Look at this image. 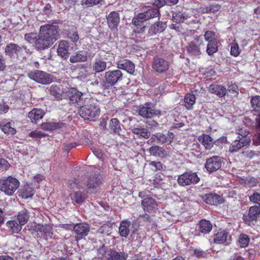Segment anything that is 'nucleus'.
Masks as SVG:
<instances>
[{"instance_id": "1", "label": "nucleus", "mask_w": 260, "mask_h": 260, "mask_svg": "<svg viewBox=\"0 0 260 260\" xmlns=\"http://www.w3.org/2000/svg\"><path fill=\"white\" fill-rule=\"evenodd\" d=\"M58 27L54 25L46 24L41 26L35 46L38 49H45L51 46L58 38Z\"/></svg>"}, {"instance_id": "2", "label": "nucleus", "mask_w": 260, "mask_h": 260, "mask_svg": "<svg viewBox=\"0 0 260 260\" xmlns=\"http://www.w3.org/2000/svg\"><path fill=\"white\" fill-rule=\"evenodd\" d=\"M79 110L80 115L84 119L93 120L100 114V109L96 103L90 102L89 105H81Z\"/></svg>"}, {"instance_id": "3", "label": "nucleus", "mask_w": 260, "mask_h": 260, "mask_svg": "<svg viewBox=\"0 0 260 260\" xmlns=\"http://www.w3.org/2000/svg\"><path fill=\"white\" fill-rule=\"evenodd\" d=\"M19 186V182L15 178L9 176L1 182V191L12 196Z\"/></svg>"}, {"instance_id": "4", "label": "nucleus", "mask_w": 260, "mask_h": 260, "mask_svg": "<svg viewBox=\"0 0 260 260\" xmlns=\"http://www.w3.org/2000/svg\"><path fill=\"white\" fill-rule=\"evenodd\" d=\"M31 79L42 84H48L52 82V79L47 73L41 71H35L28 73Z\"/></svg>"}, {"instance_id": "5", "label": "nucleus", "mask_w": 260, "mask_h": 260, "mask_svg": "<svg viewBox=\"0 0 260 260\" xmlns=\"http://www.w3.org/2000/svg\"><path fill=\"white\" fill-rule=\"evenodd\" d=\"M199 180V178L194 173H185L180 175L178 178V184L183 186L197 183Z\"/></svg>"}, {"instance_id": "6", "label": "nucleus", "mask_w": 260, "mask_h": 260, "mask_svg": "<svg viewBox=\"0 0 260 260\" xmlns=\"http://www.w3.org/2000/svg\"><path fill=\"white\" fill-rule=\"evenodd\" d=\"M122 73L119 70L112 71H108L105 73V84L108 86H112L116 84L122 79Z\"/></svg>"}, {"instance_id": "7", "label": "nucleus", "mask_w": 260, "mask_h": 260, "mask_svg": "<svg viewBox=\"0 0 260 260\" xmlns=\"http://www.w3.org/2000/svg\"><path fill=\"white\" fill-rule=\"evenodd\" d=\"M250 141L251 139L250 138H242L240 136H238L230 145L229 151L231 153L237 152L242 148L249 145Z\"/></svg>"}, {"instance_id": "8", "label": "nucleus", "mask_w": 260, "mask_h": 260, "mask_svg": "<svg viewBox=\"0 0 260 260\" xmlns=\"http://www.w3.org/2000/svg\"><path fill=\"white\" fill-rule=\"evenodd\" d=\"M67 94L71 103L73 104L76 103L80 106L86 103V100H84L83 93L75 88L70 89L67 92Z\"/></svg>"}, {"instance_id": "9", "label": "nucleus", "mask_w": 260, "mask_h": 260, "mask_svg": "<svg viewBox=\"0 0 260 260\" xmlns=\"http://www.w3.org/2000/svg\"><path fill=\"white\" fill-rule=\"evenodd\" d=\"M89 230L90 226L87 223H80L75 224L74 226L73 231L76 234V240L78 241L86 236Z\"/></svg>"}, {"instance_id": "10", "label": "nucleus", "mask_w": 260, "mask_h": 260, "mask_svg": "<svg viewBox=\"0 0 260 260\" xmlns=\"http://www.w3.org/2000/svg\"><path fill=\"white\" fill-rule=\"evenodd\" d=\"M152 68L157 72L164 73L169 69V63L159 56H155L153 58Z\"/></svg>"}, {"instance_id": "11", "label": "nucleus", "mask_w": 260, "mask_h": 260, "mask_svg": "<svg viewBox=\"0 0 260 260\" xmlns=\"http://www.w3.org/2000/svg\"><path fill=\"white\" fill-rule=\"evenodd\" d=\"M221 166V159L219 156H214L206 160L205 168L209 172L218 170Z\"/></svg>"}, {"instance_id": "12", "label": "nucleus", "mask_w": 260, "mask_h": 260, "mask_svg": "<svg viewBox=\"0 0 260 260\" xmlns=\"http://www.w3.org/2000/svg\"><path fill=\"white\" fill-rule=\"evenodd\" d=\"M142 208L145 212L148 213L155 212L157 209V204L154 199L147 197L141 202Z\"/></svg>"}, {"instance_id": "13", "label": "nucleus", "mask_w": 260, "mask_h": 260, "mask_svg": "<svg viewBox=\"0 0 260 260\" xmlns=\"http://www.w3.org/2000/svg\"><path fill=\"white\" fill-rule=\"evenodd\" d=\"M109 27L112 29H117L120 21V16L118 12L113 11L110 12L107 17Z\"/></svg>"}, {"instance_id": "14", "label": "nucleus", "mask_w": 260, "mask_h": 260, "mask_svg": "<svg viewBox=\"0 0 260 260\" xmlns=\"http://www.w3.org/2000/svg\"><path fill=\"white\" fill-rule=\"evenodd\" d=\"M160 15L158 9L149 7L147 11L138 14L139 19L146 21L148 19L156 17Z\"/></svg>"}, {"instance_id": "15", "label": "nucleus", "mask_w": 260, "mask_h": 260, "mask_svg": "<svg viewBox=\"0 0 260 260\" xmlns=\"http://www.w3.org/2000/svg\"><path fill=\"white\" fill-rule=\"evenodd\" d=\"M139 114L145 118H150L160 114V111L155 110L150 107L142 106L139 110Z\"/></svg>"}, {"instance_id": "16", "label": "nucleus", "mask_w": 260, "mask_h": 260, "mask_svg": "<svg viewBox=\"0 0 260 260\" xmlns=\"http://www.w3.org/2000/svg\"><path fill=\"white\" fill-rule=\"evenodd\" d=\"M69 44L66 41L59 42L57 49V54L63 59H67L69 55Z\"/></svg>"}, {"instance_id": "17", "label": "nucleus", "mask_w": 260, "mask_h": 260, "mask_svg": "<svg viewBox=\"0 0 260 260\" xmlns=\"http://www.w3.org/2000/svg\"><path fill=\"white\" fill-rule=\"evenodd\" d=\"M87 60V53L82 50L78 51L72 54L70 58L71 63L85 62Z\"/></svg>"}, {"instance_id": "18", "label": "nucleus", "mask_w": 260, "mask_h": 260, "mask_svg": "<svg viewBox=\"0 0 260 260\" xmlns=\"http://www.w3.org/2000/svg\"><path fill=\"white\" fill-rule=\"evenodd\" d=\"M117 65L119 69L124 70L131 74H133L135 72V66L134 63L128 60H120L117 62Z\"/></svg>"}, {"instance_id": "19", "label": "nucleus", "mask_w": 260, "mask_h": 260, "mask_svg": "<svg viewBox=\"0 0 260 260\" xmlns=\"http://www.w3.org/2000/svg\"><path fill=\"white\" fill-rule=\"evenodd\" d=\"M127 257V254L124 252L110 250L107 252L106 260H126Z\"/></svg>"}, {"instance_id": "20", "label": "nucleus", "mask_w": 260, "mask_h": 260, "mask_svg": "<svg viewBox=\"0 0 260 260\" xmlns=\"http://www.w3.org/2000/svg\"><path fill=\"white\" fill-rule=\"evenodd\" d=\"M204 201L208 204L214 205L223 202V198L216 194H208L204 197Z\"/></svg>"}, {"instance_id": "21", "label": "nucleus", "mask_w": 260, "mask_h": 260, "mask_svg": "<svg viewBox=\"0 0 260 260\" xmlns=\"http://www.w3.org/2000/svg\"><path fill=\"white\" fill-rule=\"evenodd\" d=\"M260 214V207L254 206L251 207L249 210L248 216H243V219L246 222H248L250 220H255L259 216Z\"/></svg>"}, {"instance_id": "22", "label": "nucleus", "mask_w": 260, "mask_h": 260, "mask_svg": "<svg viewBox=\"0 0 260 260\" xmlns=\"http://www.w3.org/2000/svg\"><path fill=\"white\" fill-rule=\"evenodd\" d=\"M209 91L219 97H223L226 93V89L225 87L217 84L211 85L209 87Z\"/></svg>"}, {"instance_id": "23", "label": "nucleus", "mask_w": 260, "mask_h": 260, "mask_svg": "<svg viewBox=\"0 0 260 260\" xmlns=\"http://www.w3.org/2000/svg\"><path fill=\"white\" fill-rule=\"evenodd\" d=\"M34 189L28 184L22 186L19 190V196L23 199L31 198L34 194Z\"/></svg>"}, {"instance_id": "24", "label": "nucleus", "mask_w": 260, "mask_h": 260, "mask_svg": "<svg viewBox=\"0 0 260 260\" xmlns=\"http://www.w3.org/2000/svg\"><path fill=\"white\" fill-rule=\"evenodd\" d=\"M38 230L42 233V236L46 240L51 239L53 232L52 228L51 225L39 224L38 225Z\"/></svg>"}, {"instance_id": "25", "label": "nucleus", "mask_w": 260, "mask_h": 260, "mask_svg": "<svg viewBox=\"0 0 260 260\" xmlns=\"http://www.w3.org/2000/svg\"><path fill=\"white\" fill-rule=\"evenodd\" d=\"M64 125L63 123L57 122H44L41 124V129L46 131H53L59 129Z\"/></svg>"}, {"instance_id": "26", "label": "nucleus", "mask_w": 260, "mask_h": 260, "mask_svg": "<svg viewBox=\"0 0 260 260\" xmlns=\"http://www.w3.org/2000/svg\"><path fill=\"white\" fill-rule=\"evenodd\" d=\"M44 115V111L41 109H34L28 114V117L32 122L36 123L37 121L41 119Z\"/></svg>"}, {"instance_id": "27", "label": "nucleus", "mask_w": 260, "mask_h": 260, "mask_svg": "<svg viewBox=\"0 0 260 260\" xmlns=\"http://www.w3.org/2000/svg\"><path fill=\"white\" fill-rule=\"evenodd\" d=\"M131 222L127 220L121 221L119 228V233L121 236L123 237H127L129 234V226Z\"/></svg>"}, {"instance_id": "28", "label": "nucleus", "mask_w": 260, "mask_h": 260, "mask_svg": "<svg viewBox=\"0 0 260 260\" xmlns=\"http://www.w3.org/2000/svg\"><path fill=\"white\" fill-rule=\"evenodd\" d=\"M166 28V24L162 22H158L152 25L149 30V34L153 35L163 31Z\"/></svg>"}, {"instance_id": "29", "label": "nucleus", "mask_w": 260, "mask_h": 260, "mask_svg": "<svg viewBox=\"0 0 260 260\" xmlns=\"http://www.w3.org/2000/svg\"><path fill=\"white\" fill-rule=\"evenodd\" d=\"M196 97L194 94L187 93L184 99V106L187 110H191L196 103Z\"/></svg>"}, {"instance_id": "30", "label": "nucleus", "mask_w": 260, "mask_h": 260, "mask_svg": "<svg viewBox=\"0 0 260 260\" xmlns=\"http://www.w3.org/2000/svg\"><path fill=\"white\" fill-rule=\"evenodd\" d=\"M102 182V179L101 177H100L99 175L97 176H94L88 180L86 184L87 189L88 190L93 189L101 184Z\"/></svg>"}, {"instance_id": "31", "label": "nucleus", "mask_w": 260, "mask_h": 260, "mask_svg": "<svg viewBox=\"0 0 260 260\" xmlns=\"http://www.w3.org/2000/svg\"><path fill=\"white\" fill-rule=\"evenodd\" d=\"M199 140L206 149H210L213 147V140L210 136L208 135H203L199 137Z\"/></svg>"}, {"instance_id": "32", "label": "nucleus", "mask_w": 260, "mask_h": 260, "mask_svg": "<svg viewBox=\"0 0 260 260\" xmlns=\"http://www.w3.org/2000/svg\"><path fill=\"white\" fill-rule=\"evenodd\" d=\"M132 132L135 135H137L139 138L142 137L147 139L150 135V133L147 129L139 127L133 128Z\"/></svg>"}, {"instance_id": "33", "label": "nucleus", "mask_w": 260, "mask_h": 260, "mask_svg": "<svg viewBox=\"0 0 260 260\" xmlns=\"http://www.w3.org/2000/svg\"><path fill=\"white\" fill-rule=\"evenodd\" d=\"M29 214L28 211L24 209L20 211L17 215V219L20 225H24L28 220Z\"/></svg>"}, {"instance_id": "34", "label": "nucleus", "mask_w": 260, "mask_h": 260, "mask_svg": "<svg viewBox=\"0 0 260 260\" xmlns=\"http://www.w3.org/2000/svg\"><path fill=\"white\" fill-rule=\"evenodd\" d=\"M199 228L200 231L202 233L207 234L211 231L212 229V225L209 221L203 219L200 222Z\"/></svg>"}, {"instance_id": "35", "label": "nucleus", "mask_w": 260, "mask_h": 260, "mask_svg": "<svg viewBox=\"0 0 260 260\" xmlns=\"http://www.w3.org/2000/svg\"><path fill=\"white\" fill-rule=\"evenodd\" d=\"M21 48L15 44L10 43L8 44L6 48L5 52L9 56H13L19 52Z\"/></svg>"}, {"instance_id": "36", "label": "nucleus", "mask_w": 260, "mask_h": 260, "mask_svg": "<svg viewBox=\"0 0 260 260\" xmlns=\"http://www.w3.org/2000/svg\"><path fill=\"white\" fill-rule=\"evenodd\" d=\"M167 139L166 135L162 133H158L152 135L150 139L148 141V142L150 141H151V142H156L157 143L162 144L167 142Z\"/></svg>"}, {"instance_id": "37", "label": "nucleus", "mask_w": 260, "mask_h": 260, "mask_svg": "<svg viewBox=\"0 0 260 260\" xmlns=\"http://www.w3.org/2000/svg\"><path fill=\"white\" fill-rule=\"evenodd\" d=\"M107 63L101 59H95L93 65V70L96 73L103 72L105 70Z\"/></svg>"}, {"instance_id": "38", "label": "nucleus", "mask_w": 260, "mask_h": 260, "mask_svg": "<svg viewBox=\"0 0 260 260\" xmlns=\"http://www.w3.org/2000/svg\"><path fill=\"white\" fill-rule=\"evenodd\" d=\"M109 127L111 131L115 134H119L121 130L120 122L116 118H113L110 120Z\"/></svg>"}, {"instance_id": "39", "label": "nucleus", "mask_w": 260, "mask_h": 260, "mask_svg": "<svg viewBox=\"0 0 260 260\" xmlns=\"http://www.w3.org/2000/svg\"><path fill=\"white\" fill-rule=\"evenodd\" d=\"M187 51L189 54L193 57H198L201 54L199 48L193 42H191L188 47Z\"/></svg>"}, {"instance_id": "40", "label": "nucleus", "mask_w": 260, "mask_h": 260, "mask_svg": "<svg viewBox=\"0 0 260 260\" xmlns=\"http://www.w3.org/2000/svg\"><path fill=\"white\" fill-rule=\"evenodd\" d=\"M256 128L257 133L253 138V144L256 146L260 145V116L256 118Z\"/></svg>"}, {"instance_id": "41", "label": "nucleus", "mask_w": 260, "mask_h": 260, "mask_svg": "<svg viewBox=\"0 0 260 260\" xmlns=\"http://www.w3.org/2000/svg\"><path fill=\"white\" fill-rule=\"evenodd\" d=\"M228 233L225 232H219L215 235L214 237V243L217 244L223 243L227 240Z\"/></svg>"}, {"instance_id": "42", "label": "nucleus", "mask_w": 260, "mask_h": 260, "mask_svg": "<svg viewBox=\"0 0 260 260\" xmlns=\"http://www.w3.org/2000/svg\"><path fill=\"white\" fill-rule=\"evenodd\" d=\"M250 102L253 110L259 113V115L257 117L258 118L260 116V96L255 95L252 98Z\"/></svg>"}, {"instance_id": "43", "label": "nucleus", "mask_w": 260, "mask_h": 260, "mask_svg": "<svg viewBox=\"0 0 260 260\" xmlns=\"http://www.w3.org/2000/svg\"><path fill=\"white\" fill-rule=\"evenodd\" d=\"M218 48L217 40L208 42L206 51L209 55H212L214 53L216 52Z\"/></svg>"}, {"instance_id": "44", "label": "nucleus", "mask_w": 260, "mask_h": 260, "mask_svg": "<svg viewBox=\"0 0 260 260\" xmlns=\"http://www.w3.org/2000/svg\"><path fill=\"white\" fill-rule=\"evenodd\" d=\"M188 16V14L185 12H179L173 15V20L177 23L182 22Z\"/></svg>"}, {"instance_id": "45", "label": "nucleus", "mask_w": 260, "mask_h": 260, "mask_svg": "<svg viewBox=\"0 0 260 260\" xmlns=\"http://www.w3.org/2000/svg\"><path fill=\"white\" fill-rule=\"evenodd\" d=\"M250 241L249 236L246 234H241L239 236L238 242L241 247H246L248 246Z\"/></svg>"}, {"instance_id": "46", "label": "nucleus", "mask_w": 260, "mask_h": 260, "mask_svg": "<svg viewBox=\"0 0 260 260\" xmlns=\"http://www.w3.org/2000/svg\"><path fill=\"white\" fill-rule=\"evenodd\" d=\"M8 226L10 227L13 233H17L22 229L21 225L20 224H18L17 222L14 220L8 221L7 222Z\"/></svg>"}, {"instance_id": "47", "label": "nucleus", "mask_w": 260, "mask_h": 260, "mask_svg": "<svg viewBox=\"0 0 260 260\" xmlns=\"http://www.w3.org/2000/svg\"><path fill=\"white\" fill-rule=\"evenodd\" d=\"M68 187L71 189L76 188H83L84 186L82 185L79 181L76 179H71L69 180Z\"/></svg>"}, {"instance_id": "48", "label": "nucleus", "mask_w": 260, "mask_h": 260, "mask_svg": "<svg viewBox=\"0 0 260 260\" xmlns=\"http://www.w3.org/2000/svg\"><path fill=\"white\" fill-rule=\"evenodd\" d=\"M85 194L82 193L81 191H76L74 193V197L72 200L77 204L82 203L85 199Z\"/></svg>"}, {"instance_id": "49", "label": "nucleus", "mask_w": 260, "mask_h": 260, "mask_svg": "<svg viewBox=\"0 0 260 260\" xmlns=\"http://www.w3.org/2000/svg\"><path fill=\"white\" fill-rule=\"evenodd\" d=\"M231 54L234 56H238L240 53V50L238 44L235 41L232 42L231 44Z\"/></svg>"}, {"instance_id": "50", "label": "nucleus", "mask_w": 260, "mask_h": 260, "mask_svg": "<svg viewBox=\"0 0 260 260\" xmlns=\"http://www.w3.org/2000/svg\"><path fill=\"white\" fill-rule=\"evenodd\" d=\"M1 129L4 133L12 135H14L16 132V129L11 126V123L10 122L5 124Z\"/></svg>"}, {"instance_id": "51", "label": "nucleus", "mask_w": 260, "mask_h": 260, "mask_svg": "<svg viewBox=\"0 0 260 260\" xmlns=\"http://www.w3.org/2000/svg\"><path fill=\"white\" fill-rule=\"evenodd\" d=\"M162 149L158 146H152L149 149L150 153L154 156H160Z\"/></svg>"}, {"instance_id": "52", "label": "nucleus", "mask_w": 260, "mask_h": 260, "mask_svg": "<svg viewBox=\"0 0 260 260\" xmlns=\"http://www.w3.org/2000/svg\"><path fill=\"white\" fill-rule=\"evenodd\" d=\"M204 37L205 40L208 42L217 40L215 33L210 30L207 31L205 33Z\"/></svg>"}, {"instance_id": "53", "label": "nucleus", "mask_w": 260, "mask_h": 260, "mask_svg": "<svg viewBox=\"0 0 260 260\" xmlns=\"http://www.w3.org/2000/svg\"><path fill=\"white\" fill-rule=\"evenodd\" d=\"M103 0H82V5L87 7H91L100 4Z\"/></svg>"}, {"instance_id": "54", "label": "nucleus", "mask_w": 260, "mask_h": 260, "mask_svg": "<svg viewBox=\"0 0 260 260\" xmlns=\"http://www.w3.org/2000/svg\"><path fill=\"white\" fill-rule=\"evenodd\" d=\"M38 35L36 33H28L25 35V40L30 44H35V41L37 39Z\"/></svg>"}, {"instance_id": "55", "label": "nucleus", "mask_w": 260, "mask_h": 260, "mask_svg": "<svg viewBox=\"0 0 260 260\" xmlns=\"http://www.w3.org/2000/svg\"><path fill=\"white\" fill-rule=\"evenodd\" d=\"M250 201L260 206V194L255 192L249 197Z\"/></svg>"}, {"instance_id": "56", "label": "nucleus", "mask_w": 260, "mask_h": 260, "mask_svg": "<svg viewBox=\"0 0 260 260\" xmlns=\"http://www.w3.org/2000/svg\"><path fill=\"white\" fill-rule=\"evenodd\" d=\"M45 136L44 133L38 131H32L29 134V136L32 138H41Z\"/></svg>"}, {"instance_id": "57", "label": "nucleus", "mask_w": 260, "mask_h": 260, "mask_svg": "<svg viewBox=\"0 0 260 260\" xmlns=\"http://www.w3.org/2000/svg\"><path fill=\"white\" fill-rule=\"evenodd\" d=\"M236 133L239 135L238 136H240L241 137H245V138H250L248 136L249 134V132L247 131L246 129H244L243 127H239L236 130Z\"/></svg>"}, {"instance_id": "58", "label": "nucleus", "mask_w": 260, "mask_h": 260, "mask_svg": "<svg viewBox=\"0 0 260 260\" xmlns=\"http://www.w3.org/2000/svg\"><path fill=\"white\" fill-rule=\"evenodd\" d=\"M112 230L111 227L109 226L108 224H104L99 229V232L101 234H108V233Z\"/></svg>"}, {"instance_id": "59", "label": "nucleus", "mask_w": 260, "mask_h": 260, "mask_svg": "<svg viewBox=\"0 0 260 260\" xmlns=\"http://www.w3.org/2000/svg\"><path fill=\"white\" fill-rule=\"evenodd\" d=\"M107 252L108 251L106 250V247L105 246H103L98 250V255L101 258L105 257L106 258Z\"/></svg>"}, {"instance_id": "60", "label": "nucleus", "mask_w": 260, "mask_h": 260, "mask_svg": "<svg viewBox=\"0 0 260 260\" xmlns=\"http://www.w3.org/2000/svg\"><path fill=\"white\" fill-rule=\"evenodd\" d=\"M221 8L220 5L218 4H212L209 5V9L210 13H214L217 12Z\"/></svg>"}, {"instance_id": "61", "label": "nucleus", "mask_w": 260, "mask_h": 260, "mask_svg": "<svg viewBox=\"0 0 260 260\" xmlns=\"http://www.w3.org/2000/svg\"><path fill=\"white\" fill-rule=\"evenodd\" d=\"M228 88L229 91H232L233 92L237 93L238 91V86L235 84L233 83L232 82L231 83H228Z\"/></svg>"}, {"instance_id": "62", "label": "nucleus", "mask_w": 260, "mask_h": 260, "mask_svg": "<svg viewBox=\"0 0 260 260\" xmlns=\"http://www.w3.org/2000/svg\"><path fill=\"white\" fill-rule=\"evenodd\" d=\"M198 11L199 12L202 13V14H205V13H209L210 9H209V6H200L198 8Z\"/></svg>"}, {"instance_id": "63", "label": "nucleus", "mask_w": 260, "mask_h": 260, "mask_svg": "<svg viewBox=\"0 0 260 260\" xmlns=\"http://www.w3.org/2000/svg\"><path fill=\"white\" fill-rule=\"evenodd\" d=\"M69 38L71 39L73 42H76L79 39L78 35L77 32H74L72 34H70L69 35Z\"/></svg>"}, {"instance_id": "64", "label": "nucleus", "mask_w": 260, "mask_h": 260, "mask_svg": "<svg viewBox=\"0 0 260 260\" xmlns=\"http://www.w3.org/2000/svg\"><path fill=\"white\" fill-rule=\"evenodd\" d=\"M248 184L250 186H255L256 185L257 181L254 178H249L247 179Z\"/></svg>"}]
</instances>
